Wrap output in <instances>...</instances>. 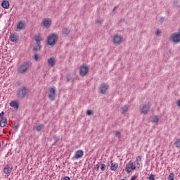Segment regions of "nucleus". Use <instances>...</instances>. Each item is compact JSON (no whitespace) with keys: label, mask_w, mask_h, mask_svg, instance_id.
<instances>
[{"label":"nucleus","mask_w":180,"mask_h":180,"mask_svg":"<svg viewBox=\"0 0 180 180\" xmlns=\"http://www.w3.org/2000/svg\"><path fill=\"white\" fill-rule=\"evenodd\" d=\"M48 63L49 65L51 67H54V64H56V58L54 57H51L48 60Z\"/></svg>","instance_id":"nucleus-20"},{"label":"nucleus","mask_w":180,"mask_h":180,"mask_svg":"<svg viewBox=\"0 0 180 180\" xmlns=\"http://www.w3.org/2000/svg\"><path fill=\"white\" fill-rule=\"evenodd\" d=\"M39 58H40V56L38 55L37 52H35L34 54V59L35 60V61H39Z\"/></svg>","instance_id":"nucleus-28"},{"label":"nucleus","mask_w":180,"mask_h":180,"mask_svg":"<svg viewBox=\"0 0 180 180\" xmlns=\"http://www.w3.org/2000/svg\"><path fill=\"white\" fill-rule=\"evenodd\" d=\"M70 81H71V77L68 76V77H67L66 82H70Z\"/></svg>","instance_id":"nucleus-39"},{"label":"nucleus","mask_w":180,"mask_h":180,"mask_svg":"<svg viewBox=\"0 0 180 180\" xmlns=\"http://www.w3.org/2000/svg\"><path fill=\"white\" fill-rule=\"evenodd\" d=\"M43 127H44V124L37 125L35 127V129L37 130V131H41Z\"/></svg>","instance_id":"nucleus-26"},{"label":"nucleus","mask_w":180,"mask_h":180,"mask_svg":"<svg viewBox=\"0 0 180 180\" xmlns=\"http://www.w3.org/2000/svg\"><path fill=\"white\" fill-rule=\"evenodd\" d=\"M136 179H137V175H134L131 176L130 180H136Z\"/></svg>","instance_id":"nucleus-36"},{"label":"nucleus","mask_w":180,"mask_h":180,"mask_svg":"<svg viewBox=\"0 0 180 180\" xmlns=\"http://www.w3.org/2000/svg\"><path fill=\"white\" fill-rule=\"evenodd\" d=\"M41 45H37L32 49V51H40L41 50Z\"/></svg>","instance_id":"nucleus-23"},{"label":"nucleus","mask_w":180,"mask_h":180,"mask_svg":"<svg viewBox=\"0 0 180 180\" xmlns=\"http://www.w3.org/2000/svg\"><path fill=\"white\" fill-rule=\"evenodd\" d=\"M158 120H159V119H158V116H157V115H155V117H153V118H152V123H158Z\"/></svg>","instance_id":"nucleus-27"},{"label":"nucleus","mask_w":180,"mask_h":180,"mask_svg":"<svg viewBox=\"0 0 180 180\" xmlns=\"http://www.w3.org/2000/svg\"><path fill=\"white\" fill-rule=\"evenodd\" d=\"M9 105L10 106H11V108H15V109H19V103H18V101H11Z\"/></svg>","instance_id":"nucleus-19"},{"label":"nucleus","mask_w":180,"mask_h":180,"mask_svg":"<svg viewBox=\"0 0 180 180\" xmlns=\"http://www.w3.org/2000/svg\"><path fill=\"white\" fill-rule=\"evenodd\" d=\"M34 40H35V41H36L37 46L41 45V44L40 43V41H41V39L40 38L39 36H36V37H34Z\"/></svg>","instance_id":"nucleus-21"},{"label":"nucleus","mask_w":180,"mask_h":180,"mask_svg":"<svg viewBox=\"0 0 180 180\" xmlns=\"http://www.w3.org/2000/svg\"><path fill=\"white\" fill-rule=\"evenodd\" d=\"M0 119V127H5L6 126V123H8V119H6L5 117H3Z\"/></svg>","instance_id":"nucleus-15"},{"label":"nucleus","mask_w":180,"mask_h":180,"mask_svg":"<svg viewBox=\"0 0 180 180\" xmlns=\"http://www.w3.org/2000/svg\"><path fill=\"white\" fill-rule=\"evenodd\" d=\"M177 106H179V108H180V100H179V101H177Z\"/></svg>","instance_id":"nucleus-44"},{"label":"nucleus","mask_w":180,"mask_h":180,"mask_svg":"<svg viewBox=\"0 0 180 180\" xmlns=\"http://www.w3.org/2000/svg\"><path fill=\"white\" fill-rule=\"evenodd\" d=\"M160 33H161V32H160V30H158L156 34H160Z\"/></svg>","instance_id":"nucleus-46"},{"label":"nucleus","mask_w":180,"mask_h":180,"mask_svg":"<svg viewBox=\"0 0 180 180\" xmlns=\"http://www.w3.org/2000/svg\"><path fill=\"white\" fill-rule=\"evenodd\" d=\"M122 115H124V113H126L129 110V107L127 105H124L122 108Z\"/></svg>","instance_id":"nucleus-24"},{"label":"nucleus","mask_w":180,"mask_h":180,"mask_svg":"<svg viewBox=\"0 0 180 180\" xmlns=\"http://www.w3.org/2000/svg\"><path fill=\"white\" fill-rule=\"evenodd\" d=\"M10 39L13 43H18V40H19V35L11 34L10 36Z\"/></svg>","instance_id":"nucleus-14"},{"label":"nucleus","mask_w":180,"mask_h":180,"mask_svg":"<svg viewBox=\"0 0 180 180\" xmlns=\"http://www.w3.org/2000/svg\"><path fill=\"white\" fill-rule=\"evenodd\" d=\"M63 180H71V179H70V176H66L63 178Z\"/></svg>","instance_id":"nucleus-42"},{"label":"nucleus","mask_w":180,"mask_h":180,"mask_svg":"<svg viewBox=\"0 0 180 180\" xmlns=\"http://www.w3.org/2000/svg\"><path fill=\"white\" fill-rule=\"evenodd\" d=\"M174 146L176 148H180V139H177L174 142Z\"/></svg>","instance_id":"nucleus-25"},{"label":"nucleus","mask_w":180,"mask_h":180,"mask_svg":"<svg viewBox=\"0 0 180 180\" xmlns=\"http://www.w3.org/2000/svg\"><path fill=\"white\" fill-rule=\"evenodd\" d=\"M99 165H96L95 167L94 168V169H96L98 171V169H99Z\"/></svg>","instance_id":"nucleus-41"},{"label":"nucleus","mask_w":180,"mask_h":180,"mask_svg":"<svg viewBox=\"0 0 180 180\" xmlns=\"http://www.w3.org/2000/svg\"><path fill=\"white\" fill-rule=\"evenodd\" d=\"M86 115H87V116H92L94 111H92V110H87Z\"/></svg>","instance_id":"nucleus-31"},{"label":"nucleus","mask_w":180,"mask_h":180,"mask_svg":"<svg viewBox=\"0 0 180 180\" xmlns=\"http://www.w3.org/2000/svg\"><path fill=\"white\" fill-rule=\"evenodd\" d=\"M151 109V107L150 106L149 104H146L144 105L142 108L141 109V113L143 115H147L148 113V111Z\"/></svg>","instance_id":"nucleus-10"},{"label":"nucleus","mask_w":180,"mask_h":180,"mask_svg":"<svg viewBox=\"0 0 180 180\" xmlns=\"http://www.w3.org/2000/svg\"><path fill=\"white\" fill-rule=\"evenodd\" d=\"M136 169V165L131 162H129L125 168V171L127 172V174H130V172H133Z\"/></svg>","instance_id":"nucleus-6"},{"label":"nucleus","mask_w":180,"mask_h":180,"mask_svg":"<svg viewBox=\"0 0 180 180\" xmlns=\"http://www.w3.org/2000/svg\"><path fill=\"white\" fill-rule=\"evenodd\" d=\"M12 169H13V167H10L9 165H6L4 168V174H11V172H12Z\"/></svg>","instance_id":"nucleus-16"},{"label":"nucleus","mask_w":180,"mask_h":180,"mask_svg":"<svg viewBox=\"0 0 180 180\" xmlns=\"http://www.w3.org/2000/svg\"><path fill=\"white\" fill-rule=\"evenodd\" d=\"M110 168L112 171H116L117 169V167H119V165H117V163L116 162H113V160L110 161Z\"/></svg>","instance_id":"nucleus-17"},{"label":"nucleus","mask_w":180,"mask_h":180,"mask_svg":"<svg viewBox=\"0 0 180 180\" xmlns=\"http://www.w3.org/2000/svg\"><path fill=\"white\" fill-rule=\"evenodd\" d=\"M57 40H58V36L56 34H51L48 38V44L49 46H54L56 43H57Z\"/></svg>","instance_id":"nucleus-3"},{"label":"nucleus","mask_w":180,"mask_h":180,"mask_svg":"<svg viewBox=\"0 0 180 180\" xmlns=\"http://www.w3.org/2000/svg\"><path fill=\"white\" fill-rule=\"evenodd\" d=\"M9 1H6V0H4L1 3V6L2 8H4V9H9Z\"/></svg>","instance_id":"nucleus-18"},{"label":"nucleus","mask_w":180,"mask_h":180,"mask_svg":"<svg viewBox=\"0 0 180 180\" xmlns=\"http://www.w3.org/2000/svg\"><path fill=\"white\" fill-rule=\"evenodd\" d=\"M26 28V23L25 22V21H20L18 25H17V29H18V30H23Z\"/></svg>","instance_id":"nucleus-12"},{"label":"nucleus","mask_w":180,"mask_h":180,"mask_svg":"<svg viewBox=\"0 0 180 180\" xmlns=\"http://www.w3.org/2000/svg\"><path fill=\"white\" fill-rule=\"evenodd\" d=\"M96 23H98V25H102V20H96Z\"/></svg>","instance_id":"nucleus-37"},{"label":"nucleus","mask_w":180,"mask_h":180,"mask_svg":"<svg viewBox=\"0 0 180 180\" xmlns=\"http://www.w3.org/2000/svg\"><path fill=\"white\" fill-rule=\"evenodd\" d=\"M32 67V62L26 61L20 65L17 68L18 74H26L29 68Z\"/></svg>","instance_id":"nucleus-1"},{"label":"nucleus","mask_w":180,"mask_h":180,"mask_svg":"<svg viewBox=\"0 0 180 180\" xmlns=\"http://www.w3.org/2000/svg\"><path fill=\"white\" fill-rule=\"evenodd\" d=\"M15 130H18V129H19V124L15 125V127H14Z\"/></svg>","instance_id":"nucleus-43"},{"label":"nucleus","mask_w":180,"mask_h":180,"mask_svg":"<svg viewBox=\"0 0 180 180\" xmlns=\"http://www.w3.org/2000/svg\"><path fill=\"white\" fill-rule=\"evenodd\" d=\"M174 5H175L176 6H178V5H177L176 4H174Z\"/></svg>","instance_id":"nucleus-48"},{"label":"nucleus","mask_w":180,"mask_h":180,"mask_svg":"<svg viewBox=\"0 0 180 180\" xmlns=\"http://www.w3.org/2000/svg\"><path fill=\"white\" fill-rule=\"evenodd\" d=\"M174 176H175V174H174V172H172L167 177V179L168 180H174Z\"/></svg>","instance_id":"nucleus-30"},{"label":"nucleus","mask_w":180,"mask_h":180,"mask_svg":"<svg viewBox=\"0 0 180 180\" xmlns=\"http://www.w3.org/2000/svg\"><path fill=\"white\" fill-rule=\"evenodd\" d=\"M29 94V89L27 86H21L17 90V98L18 99H25V96Z\"/></svg>","instance_id":"nucleus-2"},{"label":"nucleus","mask_w":180,"mask_h":180,"mask_svg":"<svg viewBox=\"0 0 180 180\" xmlns=\"http://www.w3.org/2000/svg\"><path fill=\"white\" fill-rule=\"evenodd\" d=\"M117 6H116L114 8H113V12H115V11H116V9H117Z\"/></svg>","instance_id":"nucleus-45"},{"label":"nucleus","mask_w":180,"mask_h":180,"mask_svg":"<svg viewBox=\"0 0 180 180\" xmlns=\"http://www.w3.org/2000/svg\"><path fill=\"white\" fill-rule=\"evenodd\" d=\"M136 162H139V161H141V156H138L136 158Z\"/></svg>","instance_id":"nucleus-35"},{"label":"nucleus","mask_w":180,"mask_h":180,"mask_svg":"<svg viewBox=\"0 0 180 180\" xmlns=\"http://www.w3.org/2000/svg\"><path fill=\"white\" fill-rule=\"evenodd\" d=\"M62 33H63V34H65V36H68V34L70 33V30L68 28H63L62 30Z\"/></svg>","instance_id":"nucleus-22"},{"label":"nucleus","mask_w":180,"mask_h":180,"mask_svg":"<svg viewBox=\"0 0 180 180\" xmlns=\"http://www.w3.org/2000/svg\"><path fill=\"white\" fill-rule=\"evenodd\" d=\"M53 139L55 141V143H58V141H60V138L57 135H53Z\"/></svg>","instance_id":"nucleus-29"},{"label":"nucleus","mask_w":180,"mask_h":180,"mask_svg":"<svg viewBox=\"0 0 180 180\" xmlns=\"http://www.w3.org/2000/svg\"><path fill=\"white\" fill-rule=\"evenodd\" d=\"M109 90V86L108 84L103 83L100 86V93L104 95L108 94V91Z\"/></svg>","instance_id":"nucleus-7"},{"label":"nucleus","mask_w":180,"mask_h":180,"mask_svg":"<svg viewBox=\"0 0 180 180\" xmlns=\"http://www.w3.org/2000/svg\"><path fill=\"white\" fill-rule=\"evenodd\" d=\"M42 23H43L44 27H50V26H51V19L45 18L42 21Z\"/></svg>","instance_id":"nucleus-13"},{"label":"nucleus","mask_w":180,"mask_h":180,"mask_svg":"<svg viewBox=\"0 0 180 180\" xmlns=\"http://www.w3.org/2000/svg\"><path fill=\"white\" fill-rule=\"evenodd\" d=\"M136 165H138V168H140V164L139 163V162H137Z\"/></svg>","instance_id":"nucleus-47"},{"label":"nucleus","mask_w":180,"mask_h":180,"mask_svg":"<svg viewBox=\"0 0 180 180\" xmlns=\"http://www.w3.org/2000/svg\"><path fill=\"white\" fill-rule=\"evenodd\" d=\"M115 136L116 137H117L118 139H120L122 137V134L120 133V131H117L115 133Z\"/></svg>","instance_id":"nucleus-32"},{"label":"nucleus","mask_w":180,"mask_h":180,"mask_svg":"<svg viewBox=\"0 0 180 180\" xmlns=\"http://www.w3.org/2000/svg\"><path fill=\"white\" fill-rule=\"evenodd\" d=\"M171 41L173 43H180V32H174L171 36Z\"/></svg>","instance_id":"nucleus-5"},{"label":"nucleus","mask_w":180,"mask_h":180,"mask_svg":"<svg viewBox=\"0 0 180 180\" xmlns=\"http://www.w3.org/2000/svg\"><path fill=\"white\" fill-rule=\"evenodd\" d=\"M49 98L51 101L56 100V89L54 87L51 88L49 91Z\"/></svg>","instance_id":"nucleus-9"},{"label":"nucleus","mask_w":180,"mask_h":180,"mask_svg":"<svg viewBox=\"0 0 180 180\" xmlns=\"http://www.w3.org/2000/svg\"><path fill=\"white\" fill-rule=\"evenodd\" d=\"M164 20H165V18H163V17L160 18V23H163Z\"/></svg>","instance_id":"nucleus-38"},{"label":"nucleus","mask_w":180,"mask_h":180,"mask_svg":"<svg viewBox=\"0 0 180 180\" xmlns=\"http://www.w3.org/2000/svg\"><path fill=\"white\" fill-rule=\"evenodd\" d=\"M149 180H155V177L154 176V174H151L149 177H148Z\"/></svg>","instance_id":"nucleus-34"},{"label":"nucleus","mask_w":180,"mask_h":180,"mask_svg":"<svg viewBox=\"0 0 180 180\" xmlns=\"http://www.w3.org/2000/svg\"><path fill=\"white\" fill-rule=\"evenodd\" d=\"M83 155H84V150H78L76 151L75 155L73 157V158H75L76 160H79V158H82Z\"/></svg>","instance_id":"nucleus-11"},{"label":"nucleus","mask_w":180,"mask_h":180,"mask_svg":"<svg viewBox=\"0 0 180 180\" xmlns=\"http://www.w3.org/2000/svg\"><path fill=\"white\" fill-rule=\"evenodd\" d=\"M123 37L120 34H117L113 37V43L115 44H122Z\"/></svg>","instance_id":"nucleus-8"},{"label":"nucleus","mask_w":180,"mask_h":180,"mask_svg":"<svg viewBox=\"0 0 180 180\" xmlns=\"http://www.w3.org/2000/svg\"><path fill=\"white\" fill-rule=\"evenodd\" d=\"M4 115H5V112H4V111H2V112L0 113V119L2 118V117H4Z\"/></svg>","instance_id":"nucleus-40"},{"label":"nucleus","mask_w":180,"mask_h":180,"mask_svg":"<svg viewBox=\"0 0 180 180\" xmlns=\"http://www.w3.org/2000/svg\"><path fill=\"white\" fill-rule=\"evenodd\" d=\"M88 72H89V68H88V65H83L80 67L79 74L82 77H85Z\"/></svg>","instance_id":"nucleus-4"},{"label":"nucleus","mask_w":180,"mask_h":180,"mask_svg":"<svg viewBox=\"0 0 180 180\" xmlns=\"http://www.w3.org/2000/svg\"><path fill=\"white\" fill-rule=\"evenodd\" d=\"M101 171H105V169H106V165H105L103 163L101 164Z\"/></svg>","instance_id":"nucleus-33"}]
</instances>
